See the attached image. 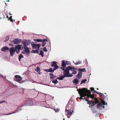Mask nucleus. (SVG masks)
Returning <instances> with one entry per match:
<instances>
[{"mask_svg": "<svg viewBox=\"0 0 120 120\" xmlns=\"http://www.w3.org/2000/svg\"><path fill=\"white\" fill-rule=\"evenodd\" d=\"M9 49H10L8 47H6V46H4L1 48V50L4 52H8Z\"/></svg>", "mask_w": 120, "mask_h": 120, "instance_id": "11", "label": "nucleus"}, {"mask_svg": "<svg viewBox=\"0 0 120 120\" xmlns=\"http://www.w3.org/2000/svg\"><path fill=\"white\" fill-rule=\"evenodd\" d=\"M42 39H34V41H35L36 42H41V41H42Z\"/></svg>", "mask_w": 120, "mask_h": 120, "instance_id": "19", "label": "nucleus"}, {"mask_svg": "<svg viewBox=\"0 0 120 120\" xmlns=\"http://www.w3.org/2000/svg\"><path fill=\"white\" fill-rule=\"evenodd\" d=\"M62 68V70L64 71H64H65V69H64V68Z\"/></svg>", "mask_w": 120, "mask_h": 120, "instance_id": "47", "label": "nucleus"}, {"mask_svg": "<svg viewBox=\"0 0 120 120\" xmlns=\"http://www.w3.org/2000/svg\"><path fill=\"white\" fill-rule=\"evenodd\" d=\"M45 71H46V69H45Z\"/></svg>", "mask_w": 120, "mask_h": 120, "instance_id": "55", "label": "nucleus"}, {"mask_svg": "<svg viewBox=\"0 0 120 120\" xmlns=\"http://www.w3.org/2000/svg\"><path fill=\"white\" fill-rule=\"evenodd\" d=\"M12 16H10V18H8V19L9 20L10 19V21L12 22H13V20L12 19Z\"/></svg>", "mask_w": 120, "mask_h": 120, "instance_id": "36", "label": "nucleus"}, {"mask_svg": "<svg viewBox=\"0 0 120 120\" xmlns=\"http://www.w3.org/2000/svg\"><path fill=\"white\" fill-rule=\"evenodd\" d=\"M43 50L45 52H46L47 51V50L46 47H44V49H43Z\"/></svg>", "mask_w": 120, "mask_h": 120, "instance_id": "39", "label": "nucleus"}, {"mask_svg": "<svg viewBox=\"0 0 120 120\" xmlns=\"http://www.w3.org/2000/svg\"><path fill=\"white\" fill-rule=\"evenodd\" d=\"M57 62L56 61H52L51 62L52 64L51 65V67L54 66V68L53 69L54 70H56L59 67L57 65Z\"/></svg>", "mask_w": 120, "mask_h": 120, "instance_id": "4", "label": "nucleus"}, {"mask_svg": "<svg viewBox=\"0 0 120 120\" xmlns=\"http://www.w3.org/2000/svg\"><path fill=\"white\" fill-rule=\"evenodd\" d=\"M44 53L43 51L42 50H41L39 55H41V56L42 57H43L44 56Z\"/></svg>", "mask_w": 120, "mask_h": 120, "instance_id": "25", "label": "nucleus"}, {"mask_svg": "<svg viewBox=\"0 0 120 120\" xmlns=\"http://www.w3.org/2000/svg\"><path fill=\"white\" fill-rule=\"evenodd\" d=\"M73 111L72 110H67V108L65 110L66 113L67 114L69 115H71L72 114Z\"/></svg>", "mask_w": 120, "mask_h": 120, "instance_id": "10", "label": "nucleus"}, {"mask_svg": "<svg viewBox=\"0 0 120 120\" xmlns=\"http://www.w3.org/2000/svg\"><path fill=\"white\" fill-rule=\"evenodd\" d=\"M24 49L25 50V51L28 53H29L30 52V51L29 50V48L28 47H24Z\"/></svg>", "mask_w": 120, "mask_h": 120, "instance_id": "20", "label": "nucleus"}, {"mask_svg": "<svg viewBox=\"0 0 120 120\" xmlns=\"http://www.w3.org/2000/svg\"><path fill=\"white\" fill-rule=\"evenodd\" d=\"M49 74V76L50 77V79H53L54 77L53 75L51 73H50Z\"/></svg>", "mask_w": 120, "mask_h": 120, "instance_id": "28", "label": "nucleus"}, {"mask_svg": "<svg viewBox=\"0 0 120 120\" xmlns=\"http://www.w3.org/2000/svg\"><path fill=\"white\" fill-rule=\"evenodd\" d=\"M81 63L82 62L81 61H79L78 62H76L75 63V64L76 65H78L81 64Z\"/></svg>", "mask_w": 120, "mask_h": 120, "instance_id": "31", "label": "nucleus"}, {"mask_svg": "<svg viewBox=\"0 0 120 120\" xmlns=\"http://www.w3.org/2000/svg\"><path fill=\"white\" fill-rule=\"evenodd\" d=\"M77 73V72L75 70L74 71H73L71 73V74H75Z\"/></svg>", "mask_w": 120, "mask_h": 120, "instance_id": "38", "label": "nucleus"}, {"mask_svg": "<svg viewBox=\"0 0 120 120\" xmlns=\"http://www.w3.org/2000/svg\"><path fill=\"white\" fill-rule=\"evenodd\" d=\"M38 50H32V51H34V53H38Z\"/></svg>", "mask_w": 120, "mask_h": 120, "instance_id": "41", "label": "nucleus"}, {"mask_svg": "<svg viewBox=\"0 0 120 120\" xmlns=\"http://www.w3.org/2000/svg\"><path fill=\"white\" fill-rule=\"evenodd\" d=\"M70 117V116L69 117L68 116V118H69Z\"/></svg>", "mask_w": 120, "mask_h": 120, "instance_id": "53", "label": "nucleus"}, {"mask_svg": "<svg viewBox=\"0 0 120 120\" xmlns=\"http://www.w3.org/2000/svg\"><path fill=\"white\" fill-rule=\"evenodd\" d=\"M82 75V72L81 71H79L78 73V74L77 76V77L78 78V79H79L80 78H81Z\"/></svg>", "mask_w": 120, "mask_h": 120, "instance_id": "16", "label": "nucleus"}, {"mask_svg": "<svg viewBox=\"0 0 120 120\" xmlns=\"http://www.w3.org/2000/svg\"><path fill=\"white\" fill-rule=\"evenodd\" d=\"M40 68L39 67H37L36 69H35V70L37 72H38V71L40 72Z\"/></svg>", "mask_w": 120, "mask_h": 120, "instance_id": "33", "label": "nucleus"}, {"mask_svg": "<svg viewBox=\"0 0 120 120\" xmlns=\"http://www.w3.org/2000/svg\"><path fill=\"white\" fill-rule=\"evenodd\" d=\"M66 64L67 65H69V62L67 61H65Z\"/></svg>", "mask_w": 120, "mask_h": 120, "instance_id": "44", "label": "nucleus"}, {"mask_svg": "<svg viewBox=\"0 0 120 120\" xmlns=\"http://www.w3.org/2000/svg\"><path fill=\"white\" fill-rule=\"evenodd\" d=\"M9 51L10 54L11 56H13L15 53V52L16 51V49H15L14 47H11Z\"/></svg>", "mask_w": 120, "mask_h": 120, "instance_id": "6", "label": "nucleus"}, {"mask_svg": "<svg viewBox=\"0 0 120 120\" xmlns=\"http://www.w3.org/2000/svg\"><path fill=\"white\" fill-rule=\"evenodd\" d=\"M64 75L63 76L64 77H72L73 76L70 73L69 71L66 68L65 71H64Z\"/></svg>", "mask_w": 120, "mask_h": 120, "instance_id": "3", "label": "nucleus"}, {"mask_svg": "<svg viewBox=\"0 0 120 120\" xmlns=\"http://www.w3.org/2000/svg\"><path fill=\"white\" fill-rule=\"evenodd\" d=\"M63 120H65V119H63Z\"/></svg>", "mask_w": 120, "mask_h": 120, "instance_id": "56", "label": "nucleus"}, {"mask_svg": "<svg viewBox=\"0 0 120 120\" xmlns=\"http://www.w3.org/2000/svg\"><path fill=\"white\" fill-rule=\"evenodd\" d=\"M62 66L64 68H65L66 66L65 61L64 60H63L62 61Z\"/></svg>", "mask_w": 120, "mask_h": 120, "instance_id": "18", "label": "nucleus"}, {"mask_svg": "<svg viewBox=\"0 0 120 120\" xmlns=\"http://www.w3.org/2000/svg\"><path fill=\"white\" fill-rule=\"evenodd\" d=\"M42 41H41V42H43V43H44L45 44V45L46 43V41L47 42L48 41V40L47 39H42Z\"/></svg>", "mask_w": 120, "mask_h": 120, "instance_id": "23", "label": "nucleus"}, {"mask_svg": "<svg viewBox=\"0 0 120 120\" xmlns=\"http://www.w3.org/2000/svg\"><path fill=\"white\" fill-rule=\"evenodd\" d=\"M79 98H78V99Z\"/></svg>", "mask_w": 120, "mask_h": 120, "instance_id": "57", "label": "nucleus"}, {"mask_svg": "<svg viewBox=\"0 0 120 120\" xmlns=\"http://www.w3.org/2000/svg\"><path fill=\"white\" fill-rule=\"evenodd\" d=\"M101 103H99L97 105V108L98 109H100V107H103V108H104V106H103V105H107V103H106L102 99L101 100Z\"/></svg>", "mask_w": 120, "mask_h": 120, "instance_id": "2", "label": "nucleus"}, {"mask_svg": "<svg viewBox=\"0 0 120 120\" xmlns=\"http://www.w3.org/2000/svg\"><path fill=\"white\" fill-rule=\"evenodd\" d=\"M52 82L53 83L55 84H56L58 82L57 79H55L53 80H52Z\"/></svg>", "mask_w": 120, "mask_h": 120, "instance_id": "21", "label": "nucleus"}, {"mask_svg": "<svg viewBox=\"0 0 120 120\" xmlns=\"http://www.w3.org/2000/svg\"><path fill=\"white\" fill-rule=\"evenodd\" d=\"M16 113V112H15V111L12 112L11 113H8V114H4V115H10V114H13V113Z\"/></svg>", "mask_w": 120, "mask_h": 120, "instance_id": "34", "label": "nucleus"}, {"mask_svg": "<svg viewBox=\"0 0 120 120\" xmlns=\"http://www.w3.org/2000/svg\"><path fill=\"white\" fill-rule=\"evenodd\" d=\"M86 92L87 94V97L88 98H90L92 99H94V94H91V92L86 89Z\"/></svg>", "mask_w": 120, "mask_h": 120, "instance_id": "5", "label": "nucleus"}, {"mask_svg": "<svg viewBox=\"0 0 120 120\" xmlns=\"http://www.w3.org/2000/svg\"><path fill=\"white\" fill-rule=\"evenodd\" d=\"M14 77L16 81L20 83H21V81L22 80V78L19 75H15Z\"/></svg>", "mask_w": 120, "mask_h": 120, "instance_id": "7", "label": "nucleus"}, {"mask_svg": "<svg viewBox=\"0 0 120 120\" xmlns=\"http://www.w3.org/2000/svg\"><path fill=\"white\" fill-rule=\"evenodd\" d=\"M24 57L21 54H20L19 56V61L22 58H23Z\"/></svg>", "mask_w": 120, "mask_h": 120, "instance_id": "27", "label": "nucleus"}, {"mask_svg": "<svg viewBox=\"0 0 120 120\" xmlns=\"http://www.w3.org/2000/svg\"><path fill=\"white\" fill-rule=\"evenodd\" d=\"M4 79H5V78L4 77V78H3Z\"/></svg>", "mask_w": 120, "mask_h": 120, "instance_id": "54", "label": "nucleus"}, {"mask_svg": "<svg viewBox=\"0 0 120 120\" xmlns=\"http://www.w3.org/2000/svg\"><path fill=\"white\" fill-rule=\"evenodd\" d=\"M66 68L69 71L70 70H71L72 71H73L75 70V68H73V67H72L70 66H68Z\"/></svg>", "mask_w": 120, "mask_h": 120, "instance_id": "14", "label": "nucleus"}, {"mask_svg": "<svg viewBox=\"0 0 120 120\" xmlns=\"http://www.w3.org/2000/svg\"><path fill=\"white\" fill-rule=\"evenodd\" d=\"M79 70V71H81V72L82 71L84 72H86V70L85 68L80 69Z\"/></svg>", "mask_w": 120, "mask_h": 120, "instance_id": "29", "label": "nucleus"}, {"mask_svg": "<svg viewBox=\"0 0 120 120\" xmlns=\"http://www.w3.org/2000/svg\"><path fill=\"white\" fill-rule=\"evenodd\" d=\"M78 82L79 80L77 78H75L73 80V83L75 85L78 83Z\"/></svg>", "mask_w": 120, "mask_h": 120, "instance_id": "17", "label": "nucleus"}, {"mask_svg": "<svg viewBox=\"0 0 120 120\" xmlns=\"http://www.w3.org/2000/svg\"><path fill=\"white\" fill-rule=\"evenodd\" d=\"M87 79H85L84 80H82L81 81L80 84H82V83H84L85 82L87 81Z\"/></svg>", "mask_w": 120, "mask_h": 120, "instance_id": "30", "label": "nucleus"}, {"mask_svg": "<svg viewBox=\"0 0 120 120\" xmlns=\"http://www.w3.org/2000/svg\"><path fill=\"white\" fill-rule=\"evenodd\" d=\"M0 76H1L2 77H3V78H4V76H3L2 75H1L0 74Z\"/></svg>", "mask_w": 120, "mask_h": 120, "instance_id": "48", "label": "nucleus"}, {"mask_svg": "<svg viewBox=\"0 0 120 120\" xmlns=\"http://www.w3.org/2000/svg\"><path fill=\"white\" fill-rule=\"evenodd\" d=\"M5 18V17H3V19H4Z\"/></svg>", "mask_w": 120, "mask_h": 120, "instance_id": "51", "label": "nucleus"}, {"mask_svg": "<svg viewBox=\"0 0 120 120\" xmlns=\"http://www.w3.org/2000/svg\"><path fill=\"white\" fill-rule=\"evenodd\" d=\"M90 90L91 91H94H94L95 90H94V88L91 87L90 88Z\"/></svg>", "mask_w": 120, "mask_h": 120, "instance_id": "40", "label": "nucleus"}, {"mask_svg": "<svg viewBox=\"0 0 120 120\" xmlns=\"http://www.w3.org/2000/svg\"><path fill=\"white\" fill-rule=\"evenodd\" d=\"M6 1H7V2H9V0H7Z\"/></svg>", "mask_w": 120, "mask_h": 120, "instance_id": "50", "label": "nucleus"}, {"mask_svg": "<svg viewBox=\"0 0 120 120\" xmlns=\"http://www.w3.org/2000/svg\"><path fill=\"white\" fill-rule=\"evenodd\" d=\"M41 45L40 44H33L32 45L33 48V49L38 48V50L39 49Z\"/></svg>", "mask_w": 120, "mask_h": 120, "instance_id": "12", "label": "nucleus"}, {"mask_svg": "<svg viewBox=\"0 0 120 120\" xmlns=\"http://www.w3.org/2000/svg\"><path fill=\"white\" fill-rule=\"evenodd\" d=\"M23 44L25 47H26L31 42L29 40H25L22 42Z\"/></svg>", "mask_w": 120, "mask_h": 120, "instance_id": "8", "label": "nucleus"}, {"mask_svg": "<svg viewBox=\"0 0 120 120\" xmlns=\"http://www.w3.org/2000/svg\"><path fill=\"white\" fill-rule=\"evenodd\" d=\"M23 47L22 45H18L15 47L16 50H17V49H23Z\"/></svg>", "mask_w": 120, "mask_h": 120, "instance_id": "15", "label": "nucleus"}, {"mask_svg": "<svg viewBox=\"0 0 120 120\" xmlns=\"http://www.w3.org/2000/svg\"><path fill=\"white\" fill-rule=\"evenodd\" d=\"M79 94L80 97L79 99H84L86 101V98L85 97L87 96V94L86 92V88H83L82 89H78Z\"/></svg>", "mask_w": 120, "mask_h": 120, "instance_id": "1", "label": "nucleus"}, {"mask_svg": "<svg viewBox=\"0 0 120 120\" xmlns=\"http://www.w3.org/2000/svg\"><path fill=\"white\" fill-rule=\"evenodd\" d=\"M17 30H18V29H17Z\"/></svg>", "mask_w": 120, "mask_h": 120, "instance_id": "59", "label": "nucleus"}, {"mask_svg": "<svg viewBox=\"0 0 120 120\" xmlns=\"http://www.w3.org/2000/svg\"><path fill=\"white\" fill-rule=\"evenodd\" d=\"M13 41L14 44H17L21 42V39H15L13 40Z\"/></svg>", "mask_w": 120, "mask_h": 120, "instance_id": "13", "label": "nucleus"}, {"mask_svg": "<svg viewBox=\"0 0 120 120\" xmlns=\"http://www.w3.org/2000/svg\"><path fill=\"white\" fill-rule=\"evenodd\" d=\"M39 74H41L40 73V72H39Z\"/></svg>", "mask_w": 120, "mask_h": 120, "instance_id": "52", "label": "nucleus"}, {"mask_svg": "<svg viewBox=\"0 0 120 120\" xmlns=\"http://www.w3.org/2000/svg\"><path fill=\"white\" fill-rule=\"evenodd\" d=\"M92 112L93 113H94L97 112L96 111L94 110L93 109H92Z\"/></svg>", "mask_w": 120, "mask_h": 120, "instance_id": "42", "label": "nucleus"}, {"mask_svg": "<svg viewBox=\"0 0 120 120\" xmlns=\"http://www.w3.org/2000/svg\"><path fill=\"white\" fill-rule=\"evenodd\" d=\"M45 45V44H44V43H42V47L44 46Z\"/></svg>", "mask_w": 120, "mask_h": 120, "instance_id": "45", "label": "nucleus"}, {"mask_svg": "<svg viewBox=\"0 0 120 120\" xmlns=\"http://www.w3.org/2000/svg\"><path fill=\"white\" fill-rule=\"evenodd\" d=\"M19 50L20 49H18V51H17V50H16V51L17 53H18L19 52Z\"/></svg>", "mask_w": 120, "mask_h": 120, "instance_id": "46", "label": "nucleus"}, {"mask_svg": "<svg viewBox=\"0 0 120 120\" xmlns=\"http://www.w3.org/2000/svg\"><path fill=\"white\" fill-rule=\"evenodd\" d=\"M0 18V19H1V18Z\"/></svg>", "mask_w": 120, "mask_h": 120, "instance_id": "58", "label": "nucleus"}, {"mask_svg": "<svg viewBox=\"0 0 120 120\" xmlns=\"http://www.w3.org/2000/svg\"><path fill=\"white\" fill-rule=\"evenodd\" d=\"M54 110L56 112H58L59 111V109L58 108L55 109Z\"/></svg>", "mask_w": 120, "mask_h": 120, "instance_id": "37", "label": "nucleus"}, {"mask_svg": "<svg viewBox=\"0 0 120 120\" xmlns=\"http://www.w3.org/2000/svg\"><path fill=\"white\" fill-rule=\"evenodd\" d=\"M55 70L54 69H52V68H50L48 70V71L49 72H53Z\"/></svg>", "mask_w": 120, "mask_h": 120, "instance_id": "24", "label": "nucleus"}, {"mask_svg": "<svg viewBox=\"0 0 120 120\" xmlns=\"http://www.w3.org/2000/svg\"><path fill=\"white\" fill-rule=\"evenodd\" d=\"M94 92L98 94H99L100 96H102L103 95H104L103 94L97 92L96 91H94Z\"/></svg>", "mask_w": 120, "mask_h": 120, "instance_id": "22", "label": "nucleus"}, {"mask_svg": "<svg viewBox=\"0 0 120 120\" xmlns=\"http://www.w3.org/2000/svg\"><path fill=\"white\" fill-rule=\"evenodd\" d=\"M9 37L8 36H7L6 37V39H5V42H7L8 40H9Z\"/></svg>", "mask_w": 120, "mask_h": 120, "instance_id": "35", "label": "nucleus"}, {"mask_svg": "<svg viewBox=\"0 0 120 120\" xmlns=\"http://www.w3.org/2000/svg\"><path fill=\"white\" fill-rule=\"evenodd\" d=\"M0 102V104L1 103H3V102H5V103H7V102L6 101H5V100L2 101H1Z\"/></svg>", "mask_w": 120, "mask_h": 120, "instance_id": "43", "label": "nucleus"}, {"mask_svg": "<svg viewBox=\"0 0 120 120\" xmlns=\"http://www.w3.org/2000/svg\"><path fill=\"white\" fill-rule=\"evenodd\" d=\"M86 100L87 101V104H89V107L92 108V106L94 105V104L93 101H90L89 100Z\"/></svg>", "mask_w": 120, "mask_h": 120, "instance_id": "9", "label": "nucleus"}, {"mask_svg": "<svg viewBox=\"0 0 120 120\" xmlns=\"http://www.w3.org/2000/svg\"><path fill=\"white\" fill-rule=\"evenodd\" d=\"M64 78L63 75H62L60 77H59L57 79H59L60 80H63V79Z\"/></svg>", "mask_w": 120, "mask_h": 120, "instance_id": "26", "label": "nucleus"}, {"mask_svg": "<svg viewBox=\"0 0 120 120\" xmlns=\"http://www.w3.org/2000/svg\"><path fill=\"white\" fill-rule=\"evenodd\" d=\"M95 101H93V102L94 104V105L98 103H99L97 99L95 98Z\"/></svg>", "mask_w": 120, "mask_h": 120, "instance_id": "32", "label": "nucleus"}, {"mask_svg": "<svg viewBox=\"0 0 120 120\" xmlns=\"http://www.w3.org/2000/svg\"><path fill=\"white\" fill-rule=\"evenodd\" d=\"M6 18H8V15H7L6 16Z\"/></svg>", "mask_w": 120, "mask_h": 120, "instance_id": "49", "label": "nucleus"}]
</instances>
